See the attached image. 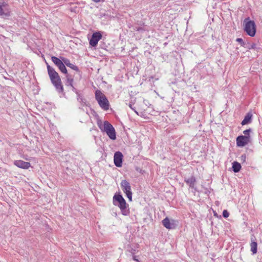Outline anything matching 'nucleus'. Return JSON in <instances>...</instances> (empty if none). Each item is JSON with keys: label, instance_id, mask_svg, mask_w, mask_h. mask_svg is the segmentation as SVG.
I'll return each mask as SVG.
<instances>
[{"label": "nucleus", "instance_id": "f257e3e1", "mask_svg": "<svg viewBox=\"0 0 262 262\" xmlns=\"http://www.w3.org/2000/svg\"><path fill=\"white\" fill-rule=\"evenodd\" d=\"M49 76L53 85L55 86L56 91L59 93H61L63 97L66 98V95L64 92L63 86L62 84L61 80L58 73L55 69L51 67L48 63L46 61Z\"/></svg>", "mask_w": 262, "mask_h": 262}, {"label": "nucleus", "instance_id": "f03ea898", "mask_svg": "<svg viewBox=\"0 0 262 262\" xmlns=\"http://www.w3.org/2000/svg\"><path fill=\"white\" fill-rule=\"evenodd\" d=\"M113 203L120 208L121 213L123 215L127 216L129 214V205L120 192L115 194L113 198Z\"/></svg>", "mask_w": 262, "mask_h": 262}, {"label": "nucleus", "instance_id": "7ed1b4c3", "mask_svg": "<svg viewBox=\"0 0 262 262\" xmlns=\"http://www.w3.org/2000/svg\"><path fill=\"white\" fill-rule=\"evenodd\" d=\"M243 30L246 34L254 37L256 32V26L254 20L250 19L249 17H246L243 21Z\"/></svg>", "mask_w": 262, "mask_h": 262}, {"label": "nucleus", "instance_id": "20e7f679", "mask_svg": "<svg viewBox=\"0 0 262 262\" xmlns=\"http://www.w3.org/2000/svg\"><path fill=\"white\" fill-rule=\"evenodd\" d=\"M95 98L100 107L104 111L109 108L110 103L106 97L100 90L95 91Z\"/></svg>", "mask_w": 262, "mask_h": 262}, {"label": "nucleus", "instance_id": "39448f33", "mask_svg": "<svg viewBox=\"0 0 262 262\" xmlns=\"http://www.w3.org/2000/svg\"><path fill=\"white\" fill-rule=\"evenodd\" d=\"M103 132H105L108 137L114 140L116 139V133L113 126L107 121L103 123Z\"/></svg>", "mask_w": 262, "mask_h": 262}, {"label": "nucleus", "instance_id": "423d86ee", "mask_svg": "<svg viewBox=\"0 0 262 262\" xmlns=\"http://www.w3.org/2000/svg\"><path fill=\"white\" fill-rule=\"evenodd\" d=\"M11 15L9 5L5 2H0V17L4 19H8Z\"/></svg>", "mask_w": 262, "mask_h": 262}, {"label": "nucleus", "instance_id": "0eeeda50", "mask_svg": "<svg viewBox=\"0 0 262 262\" xmlns=\"http://www.w3.org/2000/svg\"><path fill=\"white\" fill-rule=\"evenodd\" d=\"M121 187L129 201H132V192L129 183L126 180H122L120 183Z\"/></svg>", "mask_w": 262, "mask_h": 262}, {"label": "nucleus", "instance_id": "6e6552de", "mask_svg": "<svg viewBox=\"0 0 262 262\" xmlns=\"http://www.w3.org/2000/svg\"><path fill=\"white\" fill-rule=\"evenodd\" d=\"M102 35L100 31L94 32L91 37L89 39V44L92 47H96L98 41L102 38Z\"/></svg>", "mask_w": 262, "mask_h": 262}, {"label": "nucleus", "instance_id": "1a4fd4ad", "mask_svg": "<svg viewBox=\"0 0 262 262\" xmlns=\"http://www.w3.org/2000/svg\"><path fill=\"white\" fill-rule=\"evenodd\" d=\"M51 60L62 73L67 74V69L62 59L55 56H52Z\"/></svg>", "mask_w": 262, "mask_h": 262}, {"label": "nucleus", "instance_id": "9d476101", "mask_svg": "<svg viewBox=\"0 0 262 262\" xmlns=\"http://www.w3.org/2000/svg\"><path fill=\"white\" fill-rule=\"evenodd\" d=\"M250 141V136H238L236 139L237 147H244L248 144Z\"/></svg>", "mask_w": 262, "mask_h": 262}, {"label": "nucleus", "instance_id": "9b49d317", "mask_svg": "<svg viewBox=\"0 0 262 262\" xmlns=\"http://www.w3.org/2000/svg\"><path fill=\"white\" fill-rule=\"evenodd\" d=\"M123 156L121 152L118 151L115 152L114 156V163L117 167H121L122 165Z\"/></svg>", "mask_w": 262, "mask_h": 262}, {"label": "nucleus", "instance_id": "f8f14e48", "mask_svg": "<svg viewBox=\"0 0 262 262\" xmlns=\"http://www.w3.org/2000/svg\"><path fill=\"white\" fill-rule=\"evenodd\" d=\"M163 225L168 229H175L177 226L176 221L173 220L170 221L168 217L165 218L162 220Z\"/></svg>", "mask_w": 262, "mask_h": 262}, {"label": "nucleus", "instance_id": "ddd939ff", "mask_svg": "<svg viewBox=\"0 0 262 262\" xmlns=\"http://www.w3.org/2000/svg\"><path fill=\"white\" fill-rule=\"evenodd\" d=\"M14 164L17 167L24 169H28L31 166V164L29 162L20 160L14 161Z\"/></svg>", "mask_w": 262, "mask_h": 262}, {"label": "nucleus", "instance_id": "4468645a", "mask_svg": "<svg viewBox=\"0 0 262 262\" xmlns=\"http://www.w3.org/2000/svg\"><path fill=\"white\" fill-rule=\"evenodd\" d=\"M61 59L62 60L63 62L64 63V65H66L67 67L70 68L71 69L77 71L79 72V70L77 66L72 64L70 62V61L69 59L66 58L64 57H61Z\"/></svg>", "mask_w": 262, "mask_h": 262}, {"label": "nucleus", "instance_id": "2eb2a0df", "mask_svg": "<svg viewBox=\"0 0 262 262\" xmlns=\"http://www.w3.org/2000/svg\"><path fill=\"white\" fill-rule=\"evenodd\" d=\"M252 120V114L251 113L249 112L246 114L244 119L242 121V125H245L246 124H249L251 123Z\"/></svg>", "mask_w": 262, "mask_h": 262}, {"label": "nucleus", "instance_id": "dca6fc26", "mask_svg": "<svg viewBox=\"0 0 262 262\" xmlns=\"http://www.w3.org/2000/svg\"><path fill=\"white\" fill-rule=\"evenodd\" d=\"M185 182L187 184L189 185L190 188L195 189V183L196 182V179L194 176H191L189 178L185 179Z\"/></svg>", "mask_w": 262, "mask_h": 262}, {"label": "nucleus", "instance_id": "f3484780", "mask_svg": "<svg viewBox=\"0 0 262 262\" xmlns=\"http://www.w3.org/2000/svg\"><path fill=\"white\" fill-rule=\"evenodd\" d=\"M66 75V79L65 82V85L67 86H72V85L73 84L74 82L73 78L71 75H69L68 73Z\"/></svg>", "mask_w": 262, "mask_h": 262}, {"label": "nucleus", "instance_id": "a211bd4d", "mask_svg": "<svg viewBox=\"0 0 262 262\" xmlns=\"http://www.w3.org/2000/svg\"><path fill=\"white\" fill-rule=\"evenodd\" d=\"M232 164V170L235 173L238 172L241 170L242 166L239 163L236 161H234Z\"/></svg>", "mask_w": 262, "mask_h": 262}, {"label": "nucleus", "instance_id": "6ab92c4d", "mask_svg": "<svg viewBox=\"0 0 262 262\" xmlns=\"http://www.w3.org/2000/svg\"><path fill=\"white\" fill-rule=\"evenodd\" d=\"M251 251L253 254L256 253L257 251V244L256 242H252L251 244Z\"/></svg>", "mask_w": 262, "mask_h": 262}, {"label": "nucleus", "instance_id": "aec40b11", "mask_svg": "<svg viewBox=\"0 0 262 262\" xmlns=\"http://www.w3.org/2000/svg\"><path fill=\"white\" fill-rule=\"evenodd\" d=\"M77 100L78 102L81 103L82 105H85L86 100L82 97V96L79 93L77 94Z\"/></svg>", "mask_w": 262, "mask_h": 262}, {"label": "nucleus", "instance_id": "412c9836", "mask_svg": "<svg viewBox=\"0 0 262 262\" xmlns=\"http://www.w3.org/2000/svg\"><path fill=\"white\" fill-rule=\"evenodd\" d=\"M246 48L248 50L251 49H254L256 51H258L260 48H258L256 46V44L255 43H252V44H250L248 42V44H247V47Z\"/></svg>", "mask_w": 262, "mask_h": 262}, {"label": "nucleus", "instance_id": "4be33fe9", "mask_svg": "<svg viewBox=\"0 0 262 262\" xmlns=\"http://www.w3.org/2000/svg\"><path fill=\"white\" fill-rule=\"evenodd\" d=\"M236 41L239 42L241 46L244 47L245 48H246V47H247V44H248V42H245V41H244L243 39L242 38H236Z\"/></svg>", "mask_w": 262, "mask_h": 262}, {"label": "nucleus", "instance_id": "5701e85b", "mask_svg": "<svg viewBox=\"0 0 262 262\" xmlns=\"http://www.w3.org/2000/svg\"><path fill=\"white\" fill-rule=\"evenodd\" d=\"M135 169L137 172H138L141 174H143L145 172V171L144 170H143L142 168H141L140 167H138V166H136L135 167Z\"/></svg>", "mask_w": 262, "mask_h": 262}, {"label": "nucleus", "instance_id": "b1692460", "mask_svg": "<svg viewBox=\"0 0 262 262\" xmlns=\"http://www.w3.org/2000/svg\"><path fill=\"white\" fill-rule=\"evenodd\" d=\"M223 216L225 218H227L229 216V213L227 210H224L223 211Z\"/></svg>", "mask_w": 262, "mask_h": 262}, {"label": "nucleus", "instance_id": "393cba45", "mask_svg": "<svg viewBox=\"0 0 262 262\" xmlns=\"http://www.w3.org/2000/svg\"><path fill=\"white\" fill-rule=\"evenodd\" d=\"M97 125H98L99 128H100V129L102 132L103 127V124H102V122L101 121H98Z\"/></svg>", "mask_w": 262, "mask_h": 262}, {"label": "nucleus", "instance_id": "a878e982", "mask_svg": "<svg viewBox=\"0 0 262 262\" xmlns=\"http://www.w3.org/2000/svg\"><path fill=\"white\" fill-rule=\"evenodd\" d=\"M251 132V129L250 128L245 130L243 132V134L245 135L244 136H250L249 134Z\"/></svg>", "mask_w": 262, "mask_h": 262}, {"label": "nucleus", "instance_id": "bb28decb", "mask_svg": "<svg viewBox=\"0 0 262 262\" xmlns=\"http://www.w3.org/2000/svg\"><path fill=\"white\" fill-rule=\"evenodd\" d=\"M72 91L73 92L75 93L76 94V95L79 93V91H78L75 87L73 89V90Z\"/></svg>", "mask_w": 262, "mask_h": 262}, {"label": "nucleus", "instance_id": "cd10ccee", "mask_svg": "<svg viewBox=\"0 0 262 262\" xmlns=\"http://www.w3.org/2000/svg\"><path fill=\"white\" fill-rule=\"evenodd\" d=\"M205 193L206 194H209L210 193V191H209V190L207 188H205Z\"/></svg>", "mask_w": 262, "mask_h": 262}, {"label": "nucleus", "instance_id": "c85d7f7f", "mask_svg": "<svg viewBox=\"0 0 262 262\" xmlns=\"http://www.w3.org/2000/svg\"><path fill=\"white\" fill-rule=\"evenodd\" d=\"M129 107H130L131 109H132L133 110H134V111H135L134 108L132 107V104H129Z\"/></svg>", "mask_w": 262, "mask_h": 262}, {"label": "nucleus", "instance_id": "c756f323", "mask_svg": "<svg viewBox=\"0 0 262 262\" xmlns=\"http://www.w3.org/2000/svg\"><path fill=\"white\" fill-rule=\"evenodd\" d=\"M241 158L242 159H245L246 158V155H243L241 156Z\"/></svg>", "mask_w": 262, "mask_h": 262}, {"label": "nucleus", "instance_id": "7c9ffc66", "mask_svg": "<svg viewBox=\"0 0 262 262\" xmlns=\"http://www.w3.org/2000/svg\"><path fill=\"white\" fill-rule=\"evenodd\" d=\"M71 90H73V89L74 88V86L73 84L72 85V86H69Z\"/></svg>", "mask_w": 262, "mask_h": 262}, {"label": "nucleus", "instance_id": "2f4dec72", "mask_svg": "<svg viewBox=\"0 0 262 262\" xmlns=\"http://www.w3.org/2000/svg\"><path fill=\"white\" fill-rule=\"evenodd\" d=\"M133 259L136 261H138V260L136 258V256H133Z\"/></svg>", "mask_w": 262, "mask_h": 262}, {"label": "nucleus", "instance_id": "473e14b6", "mask_svg": "<svg viewBox=\"0 0 262 262\" xmlns=\"http://www.w3.org/2000/svg\"><path fill=\"white\" fill-rule=\"evenodd\" d=\"M132 251H135V250H133V249H132ZM132 253L133 254H134V252H132Z\"/></svg>", "mask_w": 262, "mask_h": 262}]
</instances>
